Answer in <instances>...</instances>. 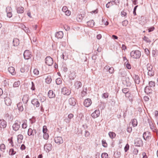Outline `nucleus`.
Segmentation results:
<instances>
[{
    "label": "nucleus",
    "mask_w": 158,
    "mask_h": 158,
    "mask_svg": "<svg viewBox=\"0 0 158 158\" xmlns=\"http://www.w3.org/2000/svg\"><path fill=\"white\" fill-rule=\"evenodd\" d=\"M12 138L11 139H8V141H9V143H10L12 147H13L14 146V143L12 140Z\"/></svg>",
    "instance_id": "55"
},
{
    "label": "nucleus",
    "mask_w": 158,
    "mask_h": 158,
    "mask_svg": "<svg viewBox=\"0 0 158 158\" xmlns=\"http://www.w3.org/2000/svg\"><path fill=\"white\" fill-rule=\"evenodd\" d=\"M129 146L128 144H127L124 147L125 152H127L129 149Z\"/></svg>",
    "instance_id": "54"
},
{
    "label": "nucleus",
    "mask_w": 158,
    "mask_h": 158,
    "mask_svg": "<svg viewBox=\"0 0 158 158\" xmlns=\"http://www.w3.org/2000/svg\"><path fill=\"white\" fill-rule=\"evenodd\" d=\"M154 74V70L149 71H148V75L150 76H153Z\"/></svg>",
    "instance_id": "44"
},
{
    "label": "nucleus",
    "mask_w": 158,
    "mask_h": 158,
    "mask_svg": "<svg viewBox=\"0 0 158 158\" xmlns=\"http://www.w3.org/2000/svg\"><path fill=\"white\" fill-rule=\"evenodd\" d=\"M5 145L3 143L1 144L0 145V149L2 152H4L5 149Z\"/></svg>",
    "instance_id": "35"
},
{
    "label": "nucleus",
    "mask_w": 158,
    "mask_h": 158,
    "mask_svg": "<svg viewBox=\"0 0 158 158\" xmlns=\"http://www.w3.org/2000/svg\"><path fill=\"white\" fill-rule=\"evenodd\" d=\"M31 89L32 90H35V85L33 82H31Z\"/></svg>",
    "instance_id": "63"
},
{
    "label": "nucleus",
    "mask_w": 158,
    "mask_h": 158,
    "mask_svg": "<svg viewBox=\"0 0 158 158\" xmlns=\"http://www.w3.org/2000/svg\"><path fill=\"white\" fill-rule=\"evenodd\" d=\"M32 132V130L31 128H29L28 131V135L29 136L33 135Z\"/></svg>",
    "instance_id": "45"
},
{
    "label": "nucleus",
    "mask_w": 158,
    "mask_h": 158,
    "mask_svg": "<svg viewBox=\"0 0 158 158\" xmlns=\"http://www.w3.org/2000/svg\"><path fill=\"white\" fill-rule=\"evenodd\" d=\"M131 122H132V126L134 127H135L136 126H137V120L135 119H133L131 120Z\"/></svg>",
    "instance_id": "31"
},
{
    "label": "nucleus",
    "mask_w": 158,
    "mask_h": 158,
    "mask_svg": "<svg viewBox=\"0 0 158 158\" xmlns=\"http://www.w3.org/2000/svg\"><path fill=\"white\" fill-rule=\"evenodd\" d=\"M76 73L74 72H72L70 74L69 77L70 79L73 80L76 77Z\"/></svg>",
    "instance_id": "25"
},
{
    "label": "nucleus",
    "mask_w": 158,
    "mask_h": 158,
    "mask_svg": "<svg viewBox=\"0 0 158 158\" xmlns=\"http://www.w3.org/2000/svg\"><path fill=\"white\" fill-rule=\"evenodd\" d=\"M109 135L111 139H113L115 137L116 134L114 132H110L109 133Z\"/></svg>",
    "instance_id": "33"
},
{
    "label": "nucleus",
    "mask_w": 158,
    "mask_h": 158,
    "mask_svg": "<svg viewBox=\"0 0 158 158\" xmlns=\"http://www.w3.org/2000/svg\"><path fill=\"white\" fill-rule=\"evenodd\" d=\"M135 146L138 147H140L143 145V142L141 139L137 138L134 141Z\"/></svg>",
    "instance_id": "2"
},
{
    "label": "nucleus",
    "mask_w": 158,
    "mask_h": 158,
    "mask_svg": "<svg viewBox=\"0 0 158 158\" xmlns=\"http://www.w3.org/2000/svg\"><path fill=\"white\" fill-rule=\"evenodd\" d=\"M100 114V112L99 110H96L92 114L91 116L93 118H95L99 116Z\"/></svg>",
    "instance_id": "14"
},
{
    "label": "nucleus",
    "mask_w": 158,
    "mask_h": 158,
    "mask_svg": "<svg viewBox=\"0 0 158 158\" xmlns=\"http://www.w3.org/2000/svg\"><path fill=\"white\" fill-rule=\"evenodd\" d=\"M108 71L110 73H113L114 72V69L113 67L110 68L108 69Z\"/></svg>",
    "instance_id": "50"
},
{
    "label": "nucleus",
    "mask_w": 158,
    "mask_h": 158,
    "mask_svg": "<svg viewBox=\"0 0 158 158\" xmlns=\"http://www.w3.org/2000/svg\"><path fill=\"white\" fill-rule=\"evenodd\" d=\"M65 14L67 16H69L71 14V12L69 10H68L66 11L65 12Z\"/></svg>",
    "instance_id": "64"
},
{
    "label": "nucleus",
    "mask_w": 158,
    "mask_h": 158,
    "mask_svg": "<svg viewBox=\"0 0 158 158\" xmlns=\"http://www.w3.org/2000/svg\"><path fill=\"white\" fill-rule=\"evenodd\" d=\"M122 91L123 93L125 94L129 92V89L127 88H125L122 89Z\"/></svg>",
    "instance_id": "51"
},
{
    "label": "nucleus",
    "mask_w": 158,
    "mask_h": 158,
    "mask_svg": "<svg viewBox=\"0 0 158 158\" xmlns=\"http://www.w3.org/2000/svg\"><path fill=\"white\" fill-rule=\"evenodd\" d=\"M23 56L25 59L26 60H28L31 58V52L29 50H26L24 52Z\"/></svg>",
    "instance_id": "8"
},
{
    "label": "nucleus",
    "mask_w": 158,
    "mask_h": 158,
    "mask_svg": "<svg viewBox=\"0 0 158 158\" xmlns=\"http://www.w3.org/2000/svg\"><path fill=\"white\" fill-rule=\"evenodd\" d=\"M12 9L10 7L8 6L6 8V11L7 13H10L12 12Z\"/></svg>",
    "instance_id": "43"
},
{
    "label": "nucleus",
    "mask_w": 158,
    "mask_h": 158,
    "mask_svg": "<svg viewBox=\"0 0 158 158\" xmlns=\"http://www.w3.org/2000/svg\"><path fill=\"white\" fill-rule=\"evenodd\" d=\"M151 134L149 132L147 131L143 133V137L144 139L147 140L151 138Z\"/></svg>",
    "instance_id": "6"
},
{
    "label": "nucleus",
    "mask_w": 158,
    "mask_h": 158,
    "mask_svg": "<svg viewBox=\"0 0 158 158\" xmlns=\"http://www.w3.org/2000/svg\"><path fill=\"white\" fill-rule=\"evenodd\" d=\"M87 25L88 27H93L94 24V22L93 20H91L87 22Z\"/></svg>",
    "instance_id": "26"
},
{
    "label": "nucleus",
    "mask_w": 158,
    "mask_h": 158,
    "mask_svg": "<svg viewBox=\"0 0 158 158\" xmlns=\"http://www.w3.org/2000/svg\"><path fill=\"white\" fill-rule=\"evenodd\" d=\"M54 140L55 142L58 144H62L63 142V139L61 137L58 136L56 137Z\"/></svg>",
    "instance_id": "7"
},
{
    "label": "nucleus",
    "mask_w": 158,
    "mask_h": 158,
    "mask_svg": "<svg viewBox=\"0 0 158 158\" xmlns=\"http://www.w3.org/2000/svg\"><path fill=\"white\" fill-rule=\"evenodd\" d=\"M44 138L45 139H47L49 137L48 134L46 133H44L43 135Z\"/></svg>",
    "instance_id": "56"
},
{
    "label": "nucleus",
    "mask_w": 158,
    "mask_h": 158,
    "mask_svg": "<svg viewBox=\"0 0 158 158\" xmlns=\"http://www.w3.org/2000/svg\"><path fill=\"white\" fill-rule=\"evenodd\" d=\"M46 82L48 84H50L52 81V79L50 76H48L45 79Z\"/></svg>",
    "instance_id": "28"
},
{
    "label": "nucleus",
    "mask_w": 158,
    "mask_h": 158,
    "mask_svg": "<svg viewBox=\"0 0 158 158\" xmlns=\"http://www.w3.org/2000/svg\"><path fill=\"white\" fill-rule=\"evenodd\" d=\"M148 86H147L145 88V92L148 94L152 93V90Z\"/></svg>",
    "instance_id": "20"
},
{
    "label": "nucleus",
    "mask_w": 158,
    "mask_h": 158,
    "mask_svg": "<svg viewBox=\"0 0 158 158\" xmlns=\"http://www.w3.org/2000/svg\"><path fill=\"white\" fill-rule=\"evenodd\" d=\"M133 78L134 80L135 84H139L140 82L139 77L138 75H134L133 77Z\"/></svg>",
    "instance_id": "18"
},
{
    "label": "nucleus",
    "mask_w": 158,
    "mask_h": 158,
    "mask_svg": "<svg viewBox=\"0 0 158 158\" xmlns=\"http://www.w3.org/2000/svg\"><path fill=\"white\" fill-rule=\"evenodd\" d=\"M125 64L127 69H131V64L129 63L128 61H126L125 62Z\"/></svg>",
    "instance_id": "36"
},
{
    "label": "nucleus",
    "mask_w": 158,
    "mask_h": 158,
    "mask_svg": "<svg viewBox=\"0 0 158 158\" xmlns=\"http://www.w3.org/2000/svg\"><path fill=\"white\" fill-rule=\"evenodd\" d=\"M16 153V152L15 151L13 148L10 149L9 151V154L11 156H13Z\"/></svg>",
    "instance_id": "29"
},
{
    "label": "nucleus",
    "mask_w": 158,
    "mask_h": 158,
    "mask_svg": "<svg viewBox=\"0 0 158 158\" xmlns=\"http://www.w3.org/2000/svg\"><path fill=\"white\" fill-rule=\"evenodd\" d=\"M65 52L63 53L62 54L61 56V57L64 60H66L67 58V56H66Z\"/></svg>",
    "instance_id": "46"
},
{
    "label": "nucleus",
    "mask_w": 158,
    "mask_h": 158,
    "mask_svg": "<svg viewBox=\"0 0 158 158\" xmlns=\"http://www.w3.org/2000/svg\"><path fill=\"white\" fill-rule=\"evenodd\" d=\"M102 158H108V154L106 153H103L101 155Z\"/></svg>",
    "instance_id": "42"
},
{
    "label": "nucleus",
    "mask_w": 158,
    "mask_h": 158,
    "mask_svg": "<svg viewBox=\"0 0 158 158\" xmlns=\"http://www.w3.org/2000/svg\"><path fill=\"white\" fill-rule=\"evenodd\" d=\"M20 123V122H18V121H15V123H14L12 126V128L13 130L15 131L18 130L19 127Z\"/></svg>",
    "instance_id": "4"
},
{
    "label": "nucleus",
    "mask_w": 158,
    "mask_h": 158,
    "mask_svg": "<svg viewBox=\"0 0 158 158\" xmlns=\"http://www.w3.org/2000/svg\"><path fill=\"white\" fill-rule=\"evenodd\" d=\"M4 102L5 104L7 106H10L12 103L10 99L8 97H6L4 98Z\"/></svg>",
    "instance_id": "16"
},
{
    "label": "nucleus",
    "mask_w": 158,
    "mask_h": 158,
    "mask_svg": "<svg viewBox=\"0 0 158 158\" xmlns=\"http://www.w3.org/2000/svg\"><path fill=\"white\" fill-rule=\"evenodd\" d=\"M17 106L20 111L22 112L23 110V108L22 103L19 102L18 103L17 105Z\"/></svg>",
    "instance_id": "24"
},
{
    "label": "nucleus",
    "mask_w": 158,
    "mask_h": 158,
    "mask_svg": "<svg viewBox=\"0 0 158 158\" xmlns=\"http://www.w3.org/2000/svg\"><path fill=\"white\" fill-rule=\"evenodd\" d=\"M27 120H23V123L22 124V127L23 129H25L27 127Z\"/></svg>",
    "instance_id": "32"
},
{
    "label": "nucleus",
    "mask_w": 158,
    "mask_h": 158,
    "mask_svg": "<svg viewBox=\"0 0 158 158\" xmlns=\"http://www.w3.org/2000/svg\"><path fill=\"white\" fill-rule=\"evenodd\" d=\"M102 146L105 147L106 148L107 146V144L106 142V140H102Z\"/></svg>",
    "instance_id": "48"
},
{
    "label": "nucleus",
    "mask_w": 158,
    "mask_h": 158,
    "mask_svg": "<svg viewBox=\"0 0 158 158\" xmlns=\"http://www.w3.org/2000/svg\"><path fill=\"white\" fill-rule=\"evenodd\" d=\"M87 88H85V90H83V91L81 92V96L82 97H84L87 94Z\"/></svg>",
    "instance_id": "37"
},
{
    "label": "nucleus",
    "mask_w": 158,
    "mask_h": 158,
    "mask_svg": "<svg viewBox=\"0 0 158 158\" xmlns=\"http://www.w3.org/2000/svg\"><path fill=\"white\" fill-rule=\"evenodd\" d=\"M16 10L18 13H22L24 11V8L23 7H19L17 8Z\"/></svg>",
    "instance_id": "23"
},
{
    "label": "nucleus",
    "mask_w": 158,
    "mask_h": 158,
    "mask_svg": "<svg viewBox=\"0 0 158 158\" xmlns=\"http://www.w3.org/2000/svg\"><path fill=\"white\" fill-rule=\"evenodd\" d=\"M20 83L19 81H16L14 83L13 86L14 87H17L19 86V85H20Z\"/></svg>",
    "instance_id": "39"
},
{
    "label": "nucleus",
    "mask_w": 158,
    "mask_h": 158,
    "mask_svg": "<svg viewBox=\"0 0 158 158\" xmlns=\"http://www.w3.org/2000/svg\"><path fill=\"white\" fill-rule=\"evenodd\" d=\"M8 70L10 73L13 74L14 73L15 69L13 67H10L8 68Z\"/></svg>",
    "instance_id": "34"
},
{
    "label": "nucleus",
    "mask_w": 158,
    "mask_h": 158,
    "mask_svg": "<svg viewBox=\"0 0 158 158\" xmlns=\"http://www.w3.org/2000/svg\"><path fill=\"white\" fill-rule=\"evenodd\" d=\"M130 55L133 58L138 59L141 56V53L139 51L133 50L131 52Z\"/></svg>",
    "instance_id": "1"
},
{
    "label": "nucleus",
    "mask_w": 158,
    "mask_h": 158,
    "mask_svg": "<svg viewBox=\"0 0 158 158\" xmlns=\"http://www.w3.org/2000/svg\"><path fill=\"white\" fill-rule=\"evenodd\" d=\"M68 103L70 105L75 106L76 104V100L73 98H70L69 99Z\"/></svg>",
    "instance_id": "11"
},
{
    "label": "nucleus",
    "mask_w": 158,
    "mask_h": 158,
    "mask_svg": "<svg viewBox=\"0 0 158 158\" xmlns=\"http://www.w3.org/2000/svg\"><path fill=\"white\" fill-rule=\"evenodd\" d=\"M13 45L14 46H17L19 44V40L17 38H14L13 41Z\"/></svg>",
    "instance_id": "21"
},
{
    "label": "nucleus",
    "mask_w": 158,
    "mask_h": 158,
    "mask_svg": "<svg viewBox=\"0 0 158 158\" xmlns=\"http://www.w3.org/2000/svg\"><path fill=\"white\" fill-rule=\"evenodd\" d=\"M68 10V9L67 7L66 6H63L62 9V11L64 12L66 11H67Z\"/></svg>",
    "instance_id": "61"
},
{
    "label": "nucleus",
    "mask_w": 158,
    "mask_h": 158,
    "mask_svg": "<svg viewBox=\"0 0 158 158\" xmlns=\"http://www.w3.org/2000/svg\"><path fill=\"white\" fill-rule=\"evenodd\" d=\"M48 97L50 98H54L55 96V95L53 91L52 90H50L48 94Z\"/></svg>",
    "instance_id": "22"
},
{
    "label": "nucleus",
    "mask_w": 158,
    "mask_h": 158,
    "mask_svg": "<svg viewBox=\"0 0 158 158\" xmlns=\"http://www.w3.org/2000/svg\"><path fill=\"white\" fill-rule=\"evenodd\" d=\"M45 62L48 66H51L53 64V59L50 56H47L45 59Z\"/></svg>",
    "instance_id": "3"
},
{
    "label": "nucleus",
    "mask_w": 158,
    "mask_h": 158,
    "mask_svg": "<svg viewBox=\"0 0 158 158\" xmlns=\"http://www.w3.org/2000/svg\"><path fill=\"white\" fill-rule=\"evenodd\" d=\"M113 5V2H108L106 5V6L107 8H108L110 6V5Z\"/></svg>",
    "instance_id": "62"
},
{
    "label": "nucleus",
    "mask_w": 158,
    "mask_h": 158,
    "mask_svg": "<svg viewBox=\"0 0 158 158\" xmlns=\"http://www.w3.org/2000/svg\"><path fill=\"white\" fill-rule=\"evenodd\" d=\"M23 137L22 135L19 134L17 136V140L19 143H22V140H23Z\"/></svg>",
    "instance_id": "27"
},
{
    "label": "nucleus",
    "mask_w": 158,
    "mask_h": 158,
    "mask_svg": "<svg viewBox=\"0 0 158 158\" xmlns=\"http://www.w3.org/2000/svg\"><path fill=\"white\" fill-rule=\"evenodd\" d=\"M127 131L129 133H131L132 131V129L131 127H128L127 129Z\"/></svg>",
    "instance_id": "57"
},
{
    "label": "nucleus",
    "mask_w": 158,
    "mask_h": 158,
    "mask_svg": "<svg viewBox=\"0 0 158 158\" xmlns=\"http://www.w3.org/2000/svg\"><path fill=\"white\" fill-rule=\"evenodd\" d=\"M143 40L145 41H146L147 42H148L150 41L149 39L145 36H144V37L143 38Z\"/></svg>",
    "instance_id": "59"
},
{
    "label": "nucleus",
    "mask_w": 158,
    "mask_h": 158,
    "mask_svg": "<svg viewBox=\"0 0 158 158\" xmlns=\"http://www.w3.org/2000/svg\"><path fill=\"white\" fill-rule=\"evenodd\" d=\"M31 102L32 104L36 107H39L40 106V102H39L38 100L37 99L35 98L31 100Z\"/></svg>",
    "instance_id": "13"
},
{
    "label": "nucleus",
    "mask_w": 158,
    "mask_h": 158,
    "mask_svg": "<svg viewBox=\"0 0 158 158\" xmlns=\"http://www.w3.org/2000/svg\"><path fill=\"white\" fill-rule=\"evenodd\" d=\"M108 94L107 93H104L102 95V97H104V98H106L108 97Z\"/></svg>",
    "instance_id": "60"
},
{
    "label": "nucleus",
    "mask_w": 158,
    "mask_h": 158,
    "mask_svg": "<svg viewBox=\"0 0 158 158\" xmlns=\"http://www.w3.org/2000/svg\"><path fill=\"white\" fill-rule=\"evenodd\" d=\"M155 83L154 81H151L149 82V86L151 88H153L155 86Z\"/></svg>",
    "instance_id": "30"
},
{
    "label": "nucleus",
    "mask_w": 158,
    "mask_h": 158,
    "mask_svg": "<svg viewBox=\"0 0 158 158\" xmlns=\"http://www.w3.org/2000/svg\"><path fill=\"white\" fill-rule=\"evenodd\" d=\"M128 23V21L127 20H125L122 22V24L123 26H126Z\"/></svg>",
    "instance_id": "49"
},
{
    "label": "nucleus",
    "mask_w": 158,
    "mask_h": 158,
    "mask_svg": "<svg viewBox=\"0 0 158 158\" xmlns=\"http://www.w3.org/2000/svg\"><path fill=\"white\" fill-rule=\"evenodd\" d=\"M119 74L122 77H124L125 74V72L122 70H119Z\"/></svg>",
    "instance_id": "40"
},
{
    "label": "nucleus",
    "mask_w": 158,
    "mask_h": 158,
    "mask_svg": "<svg viewBox=\"0 0 158 158\" xmlns=\"http://www.w3.org/2000/svg\"><path fill=\"white\" fill-rule=\"evenodd\" d=\"M33 73L35 75H37L39 73V71L37 69H35L33 70Z\"/></svg>",
    "instance_id": "52"
},
{
    "label": "nucleus",
    "mask_w": 158,
    "mask_h": 158,
    "mask_svg": "<svg viewBox=\"0 0 158 158\" xmlns=\"http://www.w3.org/2000/svg\"><path fill=\"white\" fill-rule=\"evenodd\" d=\"M149 124L150 127V128L151 129H153L154 128V126L153 123L152 121H149Z\"/></svg>",
    "instance_id": "47"
},
{
    "label": "nucleus",
    "mask_w": 158,
    "mask_h": 158,
    "mask_svg": "<svg viewBox=\"0 0 158 158\" xmlns=\"http://www.w3.org/2000/svg\"><path fill=\"white\" fill-rule=\"evenodd\" d=\"M138 150L137 148H135L133 151V153L135 155H137L138 152Z\"/></svg>",
    "instance_id": "58"
},
{
    "label": "nucleus",
    "mask_w": 158,
    "mask_h": 158,
    "mask_svg": "<svg viewBox=\"0 0 158 158\" xmlns=\"http://www.w3.org/2000/svg\"><path fill=\"white\" fill-rule=\"evenodd\" d=\"M27 34H28L30 33V31L29 30V28L26 27L23 30Z\"/></svg>",
    "instance_id": "53"
},
{
    "label": "nucleus",
    "mask_w": 158,
    "mask_h": 158,
    "mask_svg": "<svg viewBox=\"0 0 158 158\" xmlns=\"http://www.w3.org/2000/svg\"><path fill=\"white\" fill-rule=\"evenodd\" d=\"M61 80L60 78H57L56 80V82L57 85H60L61 83Z\"/></svg>",
    "instance_id": "38"
},
{
    "label": "nucleus",
    "mask_w": 158,
    "mask_h": 158,
    "mask_svg": "<svg viewBox=\"0 0 158 158\" xmlns=\"http://www.w3.org/2000/svg\"><path fill=\"white\" fill-rule=\"evenodd\" d=\"M74 86L75 88L77 89L81 87L82 84L81 81H77L74 82Z\"/></svg>",
    "instance_id": "12"
},
{
    "label": "nucleus",
    "mask_w": 158,
    "mask_h": 158,
    "mask_svg": "<svg viewBox=\"0 0 158 158\" xmlns=\"http://www.w3.org/2000/svg\"><path fill=\"white\" fill-rule=\"evenodd\" d=\"M63 36V33L62 31L57 32L55 34V37L58 39H61Z\"/></svg>",
    "instance_id": "17"
},
{
    "label": "nucleus",
    "mask_w": 158,
    "mask_h": 158,
    "mask_svg": "<svg viewBox=\"0 0 158 158\" xmlns=\"http://www.w3.org/2000/svg\"><path fill=\"white\" fill-rule=\"evenodd\" d=\"M7 126L6 122L3 119H0V127L5 128Z\"/></svg>",
    "instance_id": "15"
},
{
    "label": "nucleus",
    "mask_w": 158,
    "mask_h": 158,
    "mask_svg": "<svg viewBox=\"0 0 158 158\" xmlns=\"http://www.w3.org/2000/svg\"><path fill=\"white\" fill-rule=\"evenodd\" d=\"M92 103V101L91 99L87 98L85 99L83 102L84 106L86 107H89Z\"/></svg>",
    "instance_id": "9"
},
{
    "label": "nucleus",
    "mask_w": 158,
    "mask_h": 158,
    "mask_svg": "<svg viewBox=\"0 0 158 158\" xmlns=\"http://www.w3.org/2000/svg\"><path fill=\"white\" fill-rule=\"evenodd\" d=\"M29 99V96L27 94H25L23 95L22 98V101L24 104H26Z\"/></svg>",
    "instance_id": "19"
},
{
    "label": "nucleus",
    "mask_w": 158,
    "mask_h": 158,
    "mask_svg": "<svg viewBox=\"0 0 158 158\" xmlns=\"http://www.w3.org/2000/svg\"><path fill=\"white\" fill-rule=\"evenodd\" d=\"M44 148L46 152H48L51 150L52 148V145L50 143H47L44 145Z\"/></svg>",
    "instance_id": "5"
},
{
    "label": "nucleus",
    "mask_w": 158,
    "mask_h": 158,
    "mask_svg": "<svg viewBox=\"0 0 158 158\" xmlns=\"http://www.w3.org/2000/svg\"><path fill=\"white\" fill-rule=\"evenodd\" d=\"M62 93L64 95H69L70 93V90L66 87H64L62 89Z\"/></svg>",
    "instance_id": "10"
},
{
    "label": "nucleus",
    "mask_w": 158,
    "mask_h": 158,
    "mask_svg": "<svg viewBox=\"0 0 158 158\" xmlns=\"http://www.w3.org/2000/svg\"><path fill=\"white\" fill-rule=\"evenodd\" d=\"M147 69L148 71L153 70L152 66L150 64H148L147 65Z\"/></svg>",
    "instance_id": "41"
}]
</instances>
